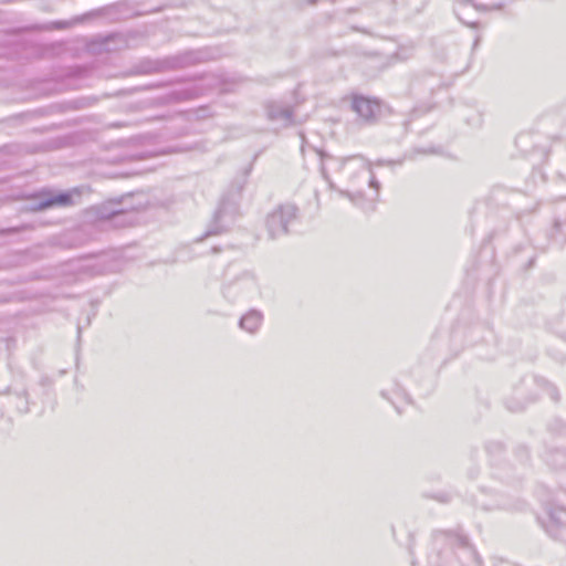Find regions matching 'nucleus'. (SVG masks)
I'll return each mask as SVG.
<instances>
[{
	"label": "nucleus",
	"mask_w": 566,
	"mask_h": 566,
	"mask_svg": "<svg viewBox=\"0 0 566 566\" xmlns=\"http://www.w3.org/2000/svg\"><path fill=\"white\" fill-rule=\"evenodd\" d=\"M148 200L144 193L128 196L123 202L108 201L94 208L99 220H109L115 227H126L136 222L135 211L145 210Z\"/></svg>",
	"instance_id": "f257e3e1"
},
{
	"label": "nucleus",
	"mask_w": 566,
	"mask_h": 566,
	"mask_svg": "<svg viewBox=\"0 0 566 566\" xmlns=\"http://www.w3.org/2000/svg\"><path fill=\"white\" fill-rule=\"evenodd\" d=\"M340 168L350 179L354 175H359L364 182H367L370 188H375L377 191L378 182L364 158L358 156L346 158L340 161Z\"/></svg>",
	"instance_id": "f03ea898"
},
{
	"label": "nucleus",
	"mask_w": 566,
	"mask_h": 566,
	"mask_svg": "<svg viewBox=\"0 0 566 566\" xmlns=\"http://www.w3.org/2000/svg\"><path fill=\"white\" fill-rule=\"evenodd\" d=\"M296 217L294 206H284L274 210L266 220V226L272 238L280 237L287 232V226Z\"/></svg>",
	"instance_id": "7ed1b4c3"
},
{
	"label": "nucleus",
	"mask_w": 566,
	"mask_h": 566,
	"mask_svg": "<svg viewBox=\"0 0 566 566\" xmlns=\"http://www.w3.org/2000/svg\"><path fill=\"white\" fill-rule=\"evenodd\" d=\"M545 527L554 537L566 541V510L563 507L553 509L548 514Z\"/></svg>",
	"instance_id": "20e7f679"
},
{
	"label": "nucleus",
	"mask_w": 566,
	"mask_h": 566,
	"mask_svg": "<svg viewBox=\"0 0 566 566\" xmlns=\"http://www.w3.org/2000/svg\"><path fill=\"white\" fill-rule=\"evenodd\" d=\"M354 111L364 119L370 120L380 114V104L370 98L356 96L353 101Z\"/></svg>",
	"instance_id": "39448f33"
},
{
	"label": "nucleus",
	"mask_w": 566,
	"mask_h": 566,
	"mask_svg": "<svg viewBox=\"0 0 566 566\" xmlns=\"http://www.w3.org/2000/svg\"><path fill=\"white\" fill-rule=\"evenodd\" d=\"M72 195L71 193H54V192H44L41 196V200L38 205L39 209H46L53 206H70L72 205Z\"/></svg>",
	"instance_id": "423d86ee"
},
{
	"label": "nucleus",
	"mask_w": 566,
	"mask_h": 566,
	"mask_svg": "<svg viewBox=\"0 0 566 566\" xmlns=\"http://www.w3.org/2000/svg\"><path fill=\"white\" fill-rule=\"evenodd\" d=\"M268 115L272 120H279L285 125L292 123L291 109L279 104H270L268 106Z\"/></svg>",
	"instance_id": "0eeeda50"
},
{
	"label": "nucleus",
	"mask_w": 566,
	"mask_h": 566,
	"mask_svg": "<svg viewBox=\"0 0 566 566\" xmlns=\"http://www.w3.org/2000/svg\"><path fill=\"white\" fill-rule=\"evenodd\" d=\"M261 322H262L261 313H259L256 311H251L241 318L240 326L250 333H254L259 328Z\"/></svg>",
	"instance_id": "6e6552de"
},
{
	"label": "nucleus",
	"mask_w": 566,
	"mask_h": 566,
	"mask_svg": "<svg viewBox=\"0 0 566 566\" xmlns=\"http://www.w3.org/2000/svg\"><path fill=\"white\" fill-rule=\"evenodd\" d=\"M469 6H475L474 0H462L459 7V10L462 11Z\"/></svg>",
	"instance_id": "1a4fd4ad"
},
{
	"label": "nucleus",
	"mask_w": 566,
	"mask_h": 566,
	"mask_svg": "<svg viewBox=\"0 0 566 566\" xmlns=\"http://www.w3.org/2000/svg\"><path fill=\"white\" fill-rule=\"evenodd\" d=\"M322 172H323V175H324V178H325L327 181H329L328 176L326 175V171H325V168H324V167L322 168Z\"/></svg>",
	"instance_id": "9d476101"
}]
</instances>
